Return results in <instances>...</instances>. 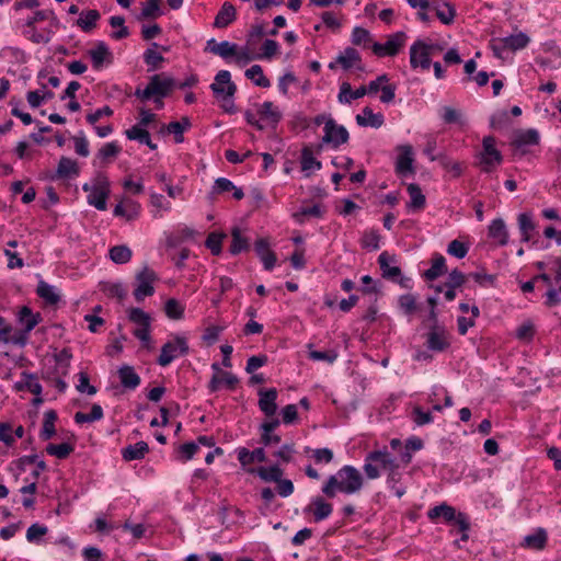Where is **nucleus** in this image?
Segmentation results:
<instances>
[{"label":"nucleus","instance_id":"dca6fc26","mask_svg":"<svg viewBox=\"0 0 561 561\" xmlns=\"http://www.w3.org/2000/svg\"><path fill=\"white\" fill-rule=\"evenodd\" d=\"M400 154L396 162V172L399 175L415 172L413 167V148L411 145H401L398 147Z\"/></svg>","mask_w":561,"mask_h":561},{"label":"nucleus","instance_id":"9b49d317","mask_svg":"<svg viewBox=\"0 0 561 561\" xmlns=\"http://www.w3.org/2000/svg\"><path fill=\"white\" fill-rule=\"evenodd\" d=\"M175 80L164 73H158L149 79L148 87L150 89L151 95L167 98L172 92L175 87Z\"/></svg>","mask_w":561,"mask_h":561},{"label":"nucleus","instance_id":"13d9d810","mask_svg":"<svg viewBox=\"0 0 561 561\" xmlns=\"http://www.w3.org/2000/svg\"><path fill=\"white\" fill-rule=\"evenodd\" d=\"M128 319L130 322L137 323L141 327H150V316L140 308L131 307L128 310Z\"/></svg>","mask_w":561,"mask_h":561},{"label":"nucleus","instance_id":"8fccbe9b","mask_svg":"<svg viewBox=\"0 0 561 561\" xmlns=\"http://www.w3.org/2000/svg\"><path fill=\"white\" fill-rule=\"evenodd\" d=\"M113 213L115 216H122L127 220H133L139 214V205L136 202L128 201L126 203V207H124L122 204H117Z\"/></svg>","mask_w":561,"mask_h":561},{"label":"nucleus","instance_id":"ddd939ff","mask_svg":"<svg viewBox=\"0 0 561 561\" xmlns=\"http://www.w3.org/2000/svg\"><path fill=\"white\" fill-rule=\"evenodd\" d=\"M259 394V408L265 414L266 417H272L277 411V396L278 392L275 388H261L257 391Z\"/></svg>","mask_w":561,"mask_h":561},{"label":"nucleus","instance_id":"20e7f679","mask_svg":"<svg viewBox=\"0 0 561 561\" xmlns=\"http://www.w3.org/2000/svg\"><path fill=\"white\" fill-rule=\"evenodd\" d=\"M205 50L220 56L225 60L233 58L234 62L239 66L245 64V47H239L237 44L224 41L217 43L214 38L207 41Z\"/></svg>","mask_w":561,"mask_h":561},{"label":"nucleus","instance_id":"5701e85b","mask_svg":"<svg viewBox=\"0 0 561 561\" xmlns=\"http://www.w3.org/2000/svg\"><path fill=\"white\" fill-rule=\"evenodd\" d=\"M447 272L448 270L445 257L439 253H435L432 259V266L424 271L422 276L426 280H435Z\"/></svg>","mask_w":561,"mask_h":561},{"label":"nucleus","instance_id":"412c9836","mask_svg":"<svg viewBox=\"0 0 561 561\" xmlns=\"http://www.w3.org/2000/svg\"><path fill=\"white\" fill-rule=\"evenodd\" d=\"M336 62H339L344 70H350L351 68H355L358 71L365 70L359 53L353 47H346L344 53L336 57Z\"/></svg>","mask_w":561,"mask_h":561},{"label":"nucleus","instance_id":"6ab92c4d","mask_svg":"<svg viewBox=\"0 0 561 561\" xmlns=\"http://www.w3.org/2000/svg\"><path fill=\"white\" fill-rule=\"evenodd\" d=\"M540 140L539 133L529 128L527 130L518 129L515 131L514 139L511 142V146L515 149H520L522 154L526 153V150L523 149L525 146H535L538 145Z\"/></svg>","mask_w":561,"mask_h":561},{"label":"nucleus","instance_id":"2f4dec72","mask_svg":"<svg viewBox=\"0 0 561 561\" xmlns=\"http://www.w3.org/2000/svg\"><path fill=\"white\" fill-rule=\"evenodd\" d=\"M355 119L359 126H371L375 128L381 127L385 122L383 115L381 113L375 114L368 106L364 107L363 115H356Z\"/></svg>","mask_w":561,"mask_h":561},{"label":"nucleus","instance_id":"49530a36","mask_svg":"<svg viewBox=\"0 0 561 561\" xmlns=\"http://www.w3.org/2000/svg\"><path fill=\"white\" fill-rule=\"evenodd\" d=\"M248 79L260 88L271 87V81L264 76L263 68L260 65H253L248 69Z\"/></svg>","mask_w":561,"mask_h":561},{"label":"nucleus","instance_id":"3c124183","mask_svg":"<svg viewBox=\"0 0 561 561\" xmlns=\"http://www.w3.org/2000/svg\"><path fill=\"white\" fill-rule=\"evenodd\" d=\"M436 16L445 24L450 25L456 16V8L450 2H445L443 7H435Z\"/></svg>","mask_w":561,"mask_h":561},{"label":"nucleus","instance_id":"37998d69","mask_svg":"<svg viewBox=\"0 0 561 561\" xmlns=\"http://www.w3.org/2000/svg\"><path fill=\"white\" fill-rule=\"evenodd\" d=\"M100 16L101 15L98 10H88L87 12L81 13V16L77 21V25L80 26L83 32H90L95 27Z\"/></svg>","mask_w":561,"mask_h":561},{"label":"nucleus","instance_id":"774afa93","mask_svg":"<svg viewBox=\"0 0 561 561\" xmlns=\"http://www.w3.org/2000/svg\"><path fill=\"white\" fill-rule=\"evenodd\" d=\"M546 300L545 306L547 308H553L561 304V289L551 286L545 294Z\"/></svg>","mask_w":561,"mask_h":561},{"label":"nucleus","instance_id":"aec40b11","mask_svg":"<svg viewBox=\"0 0 561 561\" xmlns=\"http://www.w3.org/2000/svg\"><path fill=\"white\" fill-rule=\"evenodd\" d=\"M91 60L92 66L95 70H100L104 64H112L113 61V54L110 50L108 46L100 41L95 44V47L90 49L88 51Z\"/></svg>","mask_w":561,"mask_h":561},{"label":"nucleus","instance_id":"0eeeda50","mask_svg":"<svg viewBox=\"0 0 561 561\" xmlns=\"http://www.w3.org/2000/svg\"><path fill=\"white\" fill-rule=\"evenodd\" d=\"M110 192V182L106 175L98 173L92 192L88 195V203L99 210H106V199Z\"/></svg>","mask_w":561,"mask_h":561},{"label":"nucleus","instance_id":"338daca9","mask_svg":"<svg viewBox=\"0 0 561 561\" xmlns=\"http://www.w3.org/2000/svg\"><path fill=\"white\" fill-rule=\"evenodd\" d=\"M144 60L147 66L151 67V70H156L159 69L160 64L164 61V57L151 47L145 51Z\"/></svg>","mask_w":561,"mask_h":561},{"label":"nucleus","instance_id":"7c9ffc66","mask_svg":"<svg viewBox=\"0 0 561 561\" xmlns=\"http://www.w3.org/2000/svg\"><path fill=\"white\" fill-rule=\"evenodd\" d=\"M236 20V8L230 2H225L217 13L214 26L217 28H225Z\"/></svg>","mask_w":561,"mask_h":561},{"label":"nucleus","instance_id":"f704fd0d","mask_svg":"<svg viewBox=\"0 0 561 561\" xmlns=\"http://www.w3.org/2000/svg\"><path fill=\"white\" fill-rule=\"evenodd\" d=\"M408 193L410 195V203L407 205L409 209L413 211H420L425 207L426 198L422 193L419 184L411 183L408 185Z\"/></svg>","mask_w":561,"mask_h":561},{"label":"nucleus","instance_id":"a878e982","mask_svg":"<svg viewBox=\"0 0 561 561\" xmlns=\"http://www.w3.org/2000/svg\"><path fill=\"white\" fill-rule=\"evenodd\" d=\"M117 374L121 383L125 389L134 390L140 385V377L135 371L133 366L123 365L119 367Z\"/></svg>","mask_w":561,"mask_h":561},{"label":"nucleus","instance_id":"e2e57ef3","mask_svg":"<svg viewBox=\"0 0 561 561\" xmlns=\"http://www.w3.org/2000/svg\"><path fill=\"white\" fill-rule=\"evenodd\" d=\"M398 304L407 316H411L417 310L416 298L412 294L401 295Z\"/></svg>","mask_w":561,"mask_h":561},{"label":"nucleus","instance_id":"39448f33","mask_svg":"<svg viewBox=\"0 0 561 561\" xmlns=\"http://www.w3.org/2000/svg\"><path fill=\"white\" fill-rule=\"evenodd\" d=\"M190 347L184 336L176 335L173 341H168L161 347V353L157 358V363L165 367L172 363V360L181 355L188 354Z\"/></svg>","mask_w":561,"mask_h":561},{"label":"nucleus","instance_id":"cd10ccee","mask_svg":"<svg viewBox=\"0 0 561 561\" xmlns=\"http://www.w3.org/2000/svg\"><path fill=\"white\" fill-rule=\"evenodd\" d=\"M231 191H233V197L237 201L244 197V192L241 187H236L234 184L226 178H218L214 183L211 194L219 195Z\"/></svg>","mask_w":561,"mask_h":561},{"label":"nucleus","instance_id":"09e8293b","mask_svg":"<svg viewBox=\"0 0 561 561\" xmlns=\"http://www.w3.org/2000/svg\"><path fill=\"white\" fill-rule=\"evenodd\" d=\"M259 113H260L261 119L266 121L270 124H276L282 118L280 113L274 108L273 103L270 101L264 102L260 106Z\"/></svg>","mask_w":561,"mask_h":561},{"label":"nucleus","instance_id":"9d476101","mask_svg":"<svg viewBox=\"0 0 561 561\" xmlns=\"http://www.w3.org/2000/svg\"><path fill=\"white\" fill-rule=\"evenodd\" d=\"M210 89L218 100L232 98L237 92V85L231 81V75L228 70L218 71Z\"/></svg>","mask_w":561,"mask_h":561},{"label":"nucleus","instance_id":"864d4df0","mask_svg":"<svg viewBox=\"0 0 561 561\" xmlns=\"http://www.w3.org/2000/svg\"><path fill=\"white\" fill-rule=\"evenodd\" d=\"M483 150L478 156H493V161L502 162L503 156L495 148V138L493 136H486L482 140Z\"/></svg>","mask_w":561,"mask_h":561},{"label":"nucleus","instance_id":"393cba45","mask_svg":"<svg viewBox=\"0 0 561 561\" xmlns=\"http://www.w3.org/2000/svg\"><path fill=\"white\" fill-rule=\"evenodd\" d=\"M488 236L497 241L499 245H506L508 242V231L502 218L492 220L488 229Z\"/></svg>","mask_w":561,"mask_h":561},{"label":"nucleus","instance_id":"69168bd1","mask_svg":"<svg viewBox=\"0 0 561 561\" xmlns=\"http://www.w3.org/2000/svg\"><path fill=\"white\" fill-rule=\"evenodd\" d=\"M468 278H472L476 283H478L480 286H495V279L496 276L493 274H488L484 272V270L479 272H472L468 274Z\"/></svg>","mask_w":561,"mask_h":561},{"label":"nucleus","instance_id":"bf43d9fd","mask_svg":"<svg viewBox=\"0 0 561 561\" xmlns=\"http://www.w3.org/2000/svg\"><path fill=\"white\" fill-rule=\"evenodd\" d=\"M467 279L468 275L463 274L458 268H454L451 272H449L447 282L444 284V286L458 289L466 284Z\"/></svg>","mask_w":561,"mask_h":561},{"label":"nucleus","instance_id":"052dcab7","mask_svg":"<svg viewBox=\"0 0 561 561\" xmlns=\"http://www.w3.org/2000/svg\"><path fill=\"white\" fill-rule=\"evenodd\" d=\"M232 241L229 247L231 254H238L245 249V238L242 237V231L239 227H233L231 230Z\"/></svg>","mask_w":561,"mask_h":561},{"label":"nucleus","instance_id":"e433bc0d","mask_svg":"<svg viewBox=\"0 0 561 561\" xmlns=\"http://www.w3.org/2000/svg\"><path fill=\"white\" fill-rule=\"evenodd\" d=\"M300 165L301 170L306 172V176L310 175V170H320L322 168L321 161L313 157L312 149L309 146H305L301 149Z\"/></svg>","mask_w":561,"mask_h":561},{"label":"nucleus","instance_id":"4d7b16f0","mask_svg":"<svg viewBox=\"0 0 561 561\" xmlns=\"http://www.w3.org/2000/svg\"><path fill=\"white\" fill-rule=\"evenodd\" d=\"M162 0H146V5L142 8L139 19H157L162 12L160 4Z\"/></svg>","mask_w":561,"mask_h":561},{"label":"nucleus","instance_id":"a19ab883","mask_svg":"<svg viewBox=\"0 0 561 561\" xmlns=\"http://www.w3.org/2000/svg\"><path fill=\"white\" fill-rule=\"evenodd\" d=\"M407 39V34L404 32H397L391 34L387 42L385 43L386 49L388 51V56H397L400 49L403 47Z\"/></svg>","mask_w":561,"mask_h":561},{"label":"nucleus","instance_id":"5fc2aeb1","mask_svg":"<svg viewBox=\"0 0 561 561\" xmlns=\"http://www.w3.org/2000/svg\"><path fill=\"white\" fill-rule=\"evenodd\" d=\"M381 236L375 229H370L363 233L360 244L364 249L378 250Z\"/></svg>","mask_w":561,"mask_h":561},{"label":"nucleus","instance_id":"0e129e2a","mask_svg":"<svg viewBox=\"0 0 561 561\" xmlns=\"http://www.w3.org/2000/svg\"><path fill=\"white\" fill-rule=\"evenodd\" d=\"M224 238H225L224 233L210 232L207 236L205 245H206V248H208L210 250V252L214 255H219L221 253V243H222Z\"/></svg>","mask_w":561,"mask_h":561},{"label":"nucleus","instance_id":"f257e3e1","mask_svg":"<svg viewBox=\"0 0 561 561\" xmlns=\"http://www.w3.org/2000/svg\"><path fill=\"white\" fill-rule=\"evenodd\" d=\"M364 484L360 472L353 466L342 467L336 474L330 476L327 483L322 486V493L333 499L336 492L353 494L358 492Z\"/></svg>","mask_w":561,"mask_h":561},{"label":"nucleus","instance_id":"4c0bfd02","mask_svg":"<svg viewBox=\"0 0 561 561\" xmlns=\"http://www.w3.org/2000/svg\"><path fill=\"white\" fill-rule=\"evenodd\" d=\"M367 89L365 85L359 87L355 91L352 90V87L348 82H343L340 85L339 101L341 103H351L352 100H357L366 95Z\"/></svg>","mask_w":561,"mask_h":561},{"label":"nucleus","instance_id":"c756f323","mask_svg":"<svg viewBox=\"0 0 561 561\" xmlns=\"http://www.w3.org/2000/svg\"><path fill=\"white\" fill-rule=\"evenodd\" d=\"M21 381L15 383V389L18 391L27 390L35 396H39L42 393V385L37 381V377L34 374H30L27 371H23L21 374Z\"/></svg>","mask_w":561,"mask_h":561},{"label":"nucleus","instance_id":"2eb2a0df","mask_svg":"<svg viewBox=\"0 0 561 561\" xmlns=\"http://www.w3.org/2000/svg\"><path fill=\"white\" fill-rule=\"evenodd\" d=\"M80 172L79 165L76 160L68 157H61L57 170L54 174H47L46 178L56 181L78 176Z\"/></svg>","mask_w":561,"mask_h":561},{"label":"nucleus","instance_id":"72a5a7b5","mask_svg":"<svg viewBox=\"0 0 561 561\" xmlns=\"http://www.w3.org/2000/svg\"><path fill=\"white\" fill-rule=\"evenodd\" d=\"M548 540L546 529L537 528L534 534L527 535L522 543L523 547L534 550H542Z\"/></svg>","mask_w":561,"mask_h":561},{"label":"nucleus","instance_id":"473e14b6","mask_svg":"<svg viewBox=\"0 0 561 561\" xmlns=\"http://www.w3.org/2000/svg\"><path fill=\"white\" fill-rule=\"evenodd\" d=\"M239 382V379L232 375L231 373L225 371L221 376H218V374H214L208 388L210 392H216L220 389L221 385H225L228 389L232 390Z\"/></svg>","mask_w":561,"mask_h":561},{"label":"nucleus","instance_id":"58836bf2","mask_svg":"<svg viewBox=\"0 0 561 561\" xmlns=\"http://www.w3.org/2000/svg\"><path fill=\"white\" fill-rule=\"evenodd\" d=\"M457 515L458 513L456 512V510L453 506L447 505L446 503L434 506L427 513L430 519L443 517L448 523H454V520L457 518Z\"/></svg>","mask_w":561,"mask_h":561},{"label":"nucleus","instance_id":"603ef678","mask_svg":"<svg viewBox=\"0 0 561 561\" xmlns=\"http://www.w3.org/2000/svg\"><path fill=\"white\" fill-rule=\"evenodd\" d=\"M324 215V209L319 205L314 204L309 207H301L298 211L294 213L293 217L297 222H304V217H316V218H322Z\"/></svg>","mask_w":561,"mask_h":561},{"label":"nucleus","instance_id":"a18cd8bd","mask_svg":"<svg viewBox=\"0 0 561 561\" xmlns=\"http://www.w3.org/2000/svg\"><path fill=\"white\" fill-rule=\"evenodd\" d=\"M131 255V250L127 245H115L110 249V259L116 264L129 262Z\"/></svg>","mask_w":561,"mask_h":561},{"label":"nucleus","instance_id":"a211bd4d","mask_svg":"<svg viewBox=\"0 0 561 561\" xmlns=\"http://www.w3.org/2000/svg\"><path fill=\"white\" fill-rule=\"evenodd\" d=\"M333 511L331 503L327 502L322 496H316L311 503L304 508L305 514L311 513L314 522H320L328 518Z\"/></svg>","mask_w":561,"mask_h":561},{"label":"nucleus","instance_id":"1a4fd4ad","mask_svg":"<svg viewBox=\"0 0 561 561\" xmlns=\"http://www.w3.org/2000/svg\"><path fill=\"white\" fill-rule=\"evenodd\" d=\"M390 262H397L396 255H390L387 251H383L378 257L381 276L385 279L399 283L402 287H407L405 282L409 279L402 277V272L399 266H390Z\"/></svg>","mask_w":561,"mask_h":561},{"label":"nucleus","instance_id":"680f3d73","mask_svg":"<svg viewBox=\"0 0 561 561\" xmlns=\"http://www.w3.org/2000/svg\"><path fill=\"white\" fill-rule=\"evenodd\" d=\"M122 148L115 142L105 144L98 152V157L101 158L104 162H108L112 159H115L121 152Z\"/></svg>","mask_w":561,"mask_h":561},{"label":"nucleus","instance_id":"c03bdc74","mask_svg":"<svg viewBox=\"0 0 561 561\" xmlns=\"http://www.w3.org/2000/svg\"><path fill=\"white\" fill-rule=\"evenodd\" d=\"M45 450L48 455L58 459H66L75 450V446L71 443L48 444Z\"/></svg>","mask_w":561,"mask_h":561},{"label":"nucleus","instance_id":"c9c22d12","mask_svg":"<svg viewBox=\"0 0 561 561\" xmlns=\"http://www.w3.org/2000/svg\"><path fill=\"white\" fill-rule=\"evenodd\" d=\"M58 419V414L55 410H48L44 414L43 427L39 433L42 440H49L56 435L55 422Z\"/></svg>","mask_w":561,"mask_h":561},{"label":"nucleus","instance_id":"423d86ee","mask_svg":"<svg viewBox=\"0 0 561 561\" xmlns=\"http://www.w3.org/2000/svg\"><path fill=\"white\" fill-rule=\"evenodd\" d=\"M158 279V275L153 270L144 266L142 270L136 274L138 285L133 293L135 300L141 302L146 297L152 296L154 294L153 283Z\"/></svg>","mask_w":561,"mask_h":561},{"label":"nucleus","instance_id":"b1692460","mask_svg":"<svg viewBox=\"0 0 561 561\" xmlns=\"http://www.w3.org/2000/svg\"><path fill=\"white\" fill-rule=\"evenodd\" d=\"M279 50V45L274 39H265L263 44L261 45L260 53L254 54L250 51L248 48V61L254 60V59H266L271 60Z\"/></svg>","mask_w":561,"mask_h":561},{"label":"nucleus","instance_id":"ea45409f","mask_svg":"<svg viewBox=\"0 0 561 561\" xmlns=\"http://www.w3.org/2000/svg\"><path fill=\"white\" fill-rule=\"evenodd\" d=\"M36 294L49 306H55L60 300V296L55 293L54 287L44 280L38 282Z\"/></svg>","mask_w":561,"mask_h":561},{"label":"nucleus","instance_id":"79ce46f5","mask_svg":"<svg viewBox=\"0 0 561 561\" xmlns=\"http://www.w3.org/2000/svg\"><path fill=\"white\" fill-rule=\"evenodd\" d=\"M400 463L394 465L393 468H390L388 471L387 483L394 491V494L400 499L405 494V488L397 486L402 478V473L399 471Z\"/></svg>","mask_w":561,"mask_h":561},{"label":"nucleus","instance_id":"f8f14e48","mask_svg":"<svg viewBox=\"0 0 561 561\" xmlns=\"http://www.w3.org/2000/svg\"><path fill=\"white\" fill-rule=\"evenodd\" d=\"M426 346L434 352H444L450 346L445 327L431 328L426 335Z\"/></svg>","mask_w":561,"mask_h":561},{"label":"nucleus","instance_id":"7ed1b4c3","mask_svg":"<svg viewBox=\"0 0 561 561\" xmlns=\"http://www.w3.org/2000/svg\"><path fill=\"white\" fill-rule=\"evenodd\" d=\"M529 42V36L524 32H519L503 38H492L489 46L496 58L504 59L503 53L505 50L516 51L523 49L527 47Z\"/></svg>","mask_w":561,"mask_h":561},{"label":"nucleus","instance_id":"f03ea898","mask_svg":"<svg viewBox=\"0 0 561 561\" xmlns=\"http://www.w3.org/2000/svg\"><path fill=\"white\" fill-rule=\"evenodd\" d=\"M398 462L387 447H383V449H375L366 455L363 469L368 479L375 480L380 477L379 468L387 471Z\"/></svg>","mask_w":561,"mask_h":561},{"label":"nucleus","instance_id":"f3484780","mask_svg":"<svg viewBox=\"0 0 561 561\" xmlns=\"http://www.w3.org/2000/svg\"><path fill=\"white\" fill-rule=\"evenodd\" d=\"M410 66L412 69L428 70L432 66V55L414 42L410 47Z\"/></svg>","mask_w":561,"mask_h":561},{"label":"nucleus","instance_id":"6e6552de","mask_svg":"<svg viewBox=\"0 0 561 561\" xmlns=\"http://www.w3.org/2000/svg\"><path fill=\"white\" fill-rule=\"evenodd\" d=\"M324 135L322 137L323 144H329L333 148H337L343 144H346L350 139V134L343 125H337L331 117L325 122L323 128Z\"/></svg>","mask_w":561,"mask_h":561},{"label":"nucleus","instance_id":"de8ad7c7","mask_svg":"<svg viewBox=\"0 0 561 561\" xmlns=\"http://www.w3.org/2000/svg\"><path fill=\"white\" fill-rule=\"evenodd\" d=\"M103 417V409L100 404L94 403L90 413L77 412L75 414V422L78 424L99 421Z\"/></svg>","mask_w":561,"mask_h":561},{"label":"nucleus","instance_id":"4be33fe9","mask_svg":"<svg viewBox=\"0 0 561 561\" xmlns=\"http://www.w3.org/2000/svg\"><path fill=\"white\" fill-rule=\"evenodd\" d=\"M248 472L256 474L264 482H276L284 474V470L278 465H273L270 467L261 466L256 468H249Z\"/></svg>","mask_w":561,"mask_h":561},{"label":"nucleus","instance_id":"4468645a","mask_svg":"<svg viewBox=\"0 0 561 561\" xmlns=\"http://www.w3.org/2000/svg\"><path fill=\"white\" fill-rule=\"evenodd\" d=\"M254 252L260 257L266 271H271L277 261L276 254L271 250L268 238H259L254 242Z\"/></svg>","mask_w":561,"mask_h":561},{"label":"nucleus","instance_id":"c85d7f7f","mask_svg":"<svg viewBox=\"0 0 561 561\" xmlns=\"http://www.w3.org/2000/svg\"><path fill=\"white\" fill-rule=\"evenodd\" d=\"M149 453V446L140 440L134 445H128L122 449V457L125 461L140 460Z\"/></svg>","mask_w":561,"mask_h":561},{"label":"nucleus","instance_id":"bb28decb","mask_svg":"<svg viewBox=\"0 0 561 561\" xmlns=\"http://www.w3.org/2000/svg\"><path fill=\"white\" fill-rule=\"evenodd\" d=\"M18 321L25 332H31L42 321V316L39 312L33 313L30 307L23 306L18 313Z\"/></svg>","mask_w":561,"mask_h":561},{"label":"nucleus","instance_id":"6e6d98bb","mask_svg":"<svg viewBox=\"0 0 561 561\" xmlns=\"http://www.w3.org/2000/svg\"><path fill=\"white\" fill-rule=\"evenodd\" d=\"M165 314L173 320H180L184 316V308L175 298L167 300L164 306Z\"/></svg>","mask_w":561,"mask_h":561}]
</instances>
